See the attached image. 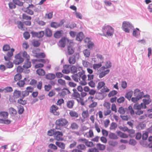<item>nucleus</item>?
Returning <instances> with one entry per match:
<instances>
[{"label":"nucleus","instance_id":"12","mask_svg":"<svg viewBox=\"0 0 152 152\" xmlns=\"http://www.w3.org/2000/svg\"><path fill=\"white\" fill-rule=\"evenodd\" d=\"M58 109V107L56 105H52L50 108V112L55 115H58L59 114V112L56 111Z\"/></svg>","mask_w":152,"mask_h":152},{"label":"nucleus","instance_id":"54","mask_svg":"<svg viewBox=\"0 0 152 152\" xmlns=\"http://www.w3.org/2000/svg\"><path fill=\"white\" fill-rule=\"evenodd\" d=\"M35 56L38 58H44L45 56V55L44 53H36Z\"/></svg>","mask_w":152,"mask_h":152},{"label":"nucleus","instance_id":"2","mask_svg":"<svg viewBox=\"0 0 152 152\" xmlns=\"http://www.w3.org/2000/svg\"><path fill=\"white\" fill-rule=\"evenodd\" d=\"M102 31L103 32V35L106 36L105 32H106V35L108 36L112 35L114 33V29L109 26H104L102 27Z\"/></svg>","mask_w":152,"mask_h":152},{"label":"nucleus","instance_id":"44","mask_svg":"<svg viewBox=\"0 0 152 152\" xmlns=\"http://www.w3.org/2000/svg\"><path fill=\"white\" fill-rule=\"evenodd\" d=\"M78 150H81L84 151L86 149V147L84 144H80L78 145L77 147Z\"/></svg>","mask_w":152,"mask_h":152},{"label":"nucleus","instance_id":"50","mask_svg":"<svg viewBox=\"0 0 152 152\" xmlns=\"http://www.w3.org/2000/svg\"><path fill=\"white\" fill-rule=\"evenodd\" d=\"M45 34L48 37H50L52 35V32L49 28H47L45 30Z\"/></svg>","mask_w":152,"mask_h":152},{"label":"nucleus","instance_id":"36","mask_svg":"<svg viewBox=\"0 0 152 152\" xmlns=\"http://www.w3.org/2000/svg\"><path fill=\"white\" fill-rule=\"evenodd\" d=\"M117 133L118 135L121 138H126L128 137L126 134L123 133L120 131L117 132Z\"/></svg>","mask_w":152,"mask_h":152},{"label":"nucleus","instance_id":"20","mask_svg":"<svg viewBox=\"0 0 152 152\" xmlns=\"http://www.w3.org/2000/svg\"><path fill=\"white\" fill-rule=\"evenodd\" d=\"M81 75V73H78L77 74H74L72 76V79L75 82H78L80 81Z\"/></svg>","mask_w":152,"mask_h":152},{"label":"nucleus","instance_id":"58","mask_svg":"<svg viewBox=\"0 0 152 152\" xmlns=\"http://www.w3.org/2000/svg\"><path fill=\"white\" fill-rule=\"evenodd\" d=\"M86 145L88 147H91L94 146L93 143L92 142L88 141L87 140L85 142Z\"/></svg>","mask_w":152,"mask_h":152},{"label":"nucleus","instance_id":"52","mask_svg":"<svg viewBox=\"0 0 152 152\" xmlns=\"http://www.w3.org/2000/svg\"><path fill=\"white\" fill-rule=\"evenodd\" d=\"M8 61V62H7L5 64L6 67L8 68H10L12 67L13 66L12 63L10 61Z\"/></svg>","mask_w":152,"mask_h":152},{"label":"nucleus","instance_id":"64","mask_svg":"<svg viewBox=\"0 0 152 152\" xmlns=\"http://www.w3.org/2000/svg\"><path fill=\"white\" fill-rule=\"evenodd\" d=\"M56 131H55L53 129H50L49 130L48 132V134L49 136H51L55 135V132Z\"/></svg>","mask_w":152,"mask_h":152},{"label":"nucleus","instance_id":"33","mask_svg":"<svg viewBox=\"0 0 152 152\" xmlns=\"http://www.w3.org/2000/svg\"><path fill=\"white\" fill-rule=\"evenodd\" d=\"M21 94H22L20 91L16 90L14 91L13 95L16 98H18L21 96Z\"/></svg>","mask_w":152,"mask_h":152},{"label":"nucleus","instance_id":"35","mask_svg":"<svg viewBox=\"0 0 152 152\" xmlns=\"http://www.w3.org/2000/svg\"><path fill=\"white\" fill-rule=\"evenodd\" d=\"M8 115V113L7 112L5 111H1L0 112V116L4 119L7 118Z\"/></svg>","mask_w":152,"mask_h":152},{"label":"nucleus","instance_id":"53","mask_svg":"<svg viewBox=\"0 0 152 152\" xmlns=\"http://www.w3.org/2000/svg\"><path fill=\"white\" fill-rule=\"evenodd\" d=\"M70 115L72 117H74L77 118L78 117V114L75 111H71L69 113Z\"/></svg>","mask_w":152,"mask_h":152},{"label":"nucleus","instance_id":"40","mask_svg":"<svg viewBox=\"0 0 152 152\" xmlns=\"http://www.w3.org/2000/svg\"><path fill=\"white\" fill-rule=\"evenodd\" d=\"M9 111L10 113L12 116H14L17 113L16 111L12 107H11L9 109Z\"/></svg>","mask_w":152,"mask_h":152},{"label":"nucleus","instance_id":"14","mask_svg":"<svg viewBox=\"0 0 152 152\" xmlns=\"http://www.w3.org/2000/svg\"><path fill=\"white\" fill-rule=\"evenodd\" d=\"M31 33L33 36L38 38H41L42 37L44 34V31H40L38 32L32 31L31 32Z\"/></svg>","mask_w":152,"mask_h":152},{"label":"nucleus","instance_id":"3","mask_svg":"<svg viewBox=\"0 0 152 152\" xmlns=\"http://www.w3.org/2000/svg\"><path fill=\"white\" fill-rule=\"evenodd\" d=\"M110 71V69H106L104 66H102L98 70L99 77L102 78L108 74Z\"/></svg>","mask_w":152,"mask_h":152},{"label":"nucleus","instance_id":"9","mask_svg":"<svg viewBox=\"0 0 152 152\" xmlns=\"http://www.w3.org/2000/svg\"><path fill=\"white\" fill-rule=\"evenodd\" d=\"M75 101L78 102V104H84V102L83 100L81 98H78L77 99H75L74 100H72L69 101L67 103V104H74Z\"/></svg>","mask_w":152,"mask_h":152},{"label":"nucleus","instance_id":"41","mask_svg":"<svg viewBox=\"0 0 152 152\" xmlns=\"http://www.w3.org/2000/svg\"><path fill=\"white\" fill-rule=\"evenodd\" d=\"M109 137L112 139H117L118 137L114 133H110L109 135Z\"/></svg>","mask_w":152,"mask_h":152},{"label":"nucleus","instance_id":"4","mask_svg":"<svg viewBox=\"0 0 152 152\" xmlns=\"http://www.w3.org/2000/svg\"><path fill=\"white\" fill-rule=\"evenodd\" d=\"M133 27V26L128 22L124 21L122 23V29L126 32L129 33V28H131Z\"/></svg>","mask_w":152,"mask_h":152},{"label":"nucleus","instance_id":"48","mask_svg":"<svg viewBox=\"0 0 152 152\" xmlns=\"http://www.w3.org/2000/svg\"><path fill=\"white\" fill-rule=\"evenodd\" d=\"M18 102L20 104H26L27 103L26 100H23V98L20 99L18 100Z\"/></svg>","mask_w":152,"mask_h":152},{"label":"nucleus","instance_id":"57","mask_svg":"<svg viewBox=\"0 0 152 152\" xmlns=\"http://www.w3.org/2000/svg\"><path fill=\"white\" fill-rule=\"evenodd\" d=\"M58 83L61 86H65L66 82L64 80L61 79H59L58 80Z\"/></svg>","mask_w":152,"mask_h":152},{"label":"nucleus","instance_id":"29","mask_svg":"<svg viewBox=\"0 0 152 152\" xmlns=\"http://www.w3.org/2000/svg\"><path fill=\"white\" fill-rule=\"evenodd\" d=\"M31 63L29 61H27L24 63V64L23 66V67L25 69H27L31 67Z\"/></svg>","mask_w":152,"mask_h":152},{"label":"nucleus","instance_id":"21","mask_svg":"<svg viewBox=\"0 0 152 152\" xmlns=\"http://www.w3.org/2000/svg\"><path fill=\"white\" fill-rule=\"evenodd\" d=\"M97 99H94V97L91 96L88 97V102L91 104H97Z\"/></svg>","mask_w":152,"mask_h":152},{"label":"nucleus","instance_id":"17","mask_svg":"<svg viewBox=\"0 0 152 152\" xmlns=\"http://www.w3.org/2000/svg\"><path fill=\"white\" fill-rule=\"evenodd\" d=\"M143 97L145 98L143 99V104H148L151 101V100L150 98V96L149 95L147 94L145 96H144Z\"/></svg>","mask_w":152,"mask_h":152},{"label":"nucleus","instance_id":"34","mask_svg":"<svg viewBox=\"0 0 152 152\" xmlns=\"http://www.w3.org/2000/svg\"><path fill=\"white\" fill-rule=\"evenodd\" d=\"M83 33L80 32L77 35L76 39L78 41H81L83 39Z\"/></svg>","mask_w":152,"mask_h":152},{"label":"nucleus","instance_id":"42","mask_svg":"<svg viewBox=\"0 0 152 152\" xmlns=\"http://www.w3.org/2000/svg\"><path fill=\"white\" fill-rule=\"evenodd\" d=\"M13 2L16 5L20 6H22L23 5V3L19 0H13Z\"/></svg>","mask_w":152,"mask_h":152},{"label":"nucleus","instance_id":"18","mask_svg":"<svg viewBox=\"0 0 152 152\" xmlns=\"http://www.w3.org/2000/svg\"><path fill=\"white\" fill-rule=\"evenodd\" d=\"M63 23V22L62 21H61L60 23H58L55 22H52L50 23V25L51 27L56 28L61 26Z\"/></svg>","mask_w":152,"mask_h":152},{"label":"nucleus","instance_id":"46","mask_svg":"<svg viewBox=\"0 0 152 152\" xmlns=\"http://www.w3.org/2000/svg\"><path fill=\"white\" fill-rule=\"evenodd\" d=\"M32 44L34 47H37L40 45V43L38 40H34L32 42Z\"/></svg>","mask_w":152,"mask_h":152},{"label":"nucleus","instance_id":"16","mask_svg":"<svg viewBox=\"0 0 152 152\" xmlns=\"http://www.w3.org/2000/svg\"><path fill=\"white\" fill-rule=\"evenodd\" d=\"M34 7V6L32 4L31 5H29V6L26 9H24L23 11L24 12L27 13L28 14L31 15H33L34 14V12L32 10H31L30 8H33Z\"/></svg>","mask_w":152,"mask_h":152},{"label":"nucleus","instance_id":"19","mask_svg":"<svg viewBox=\"0 0 152 152\" xmlns=\"http://www.w3.org/2000/svg\"><path fill=\"white\" fill-rule=\"evenodd\" d=\"M85 42L86 43H87L88 47V48H92L94 46V43L91 42L90 39L89 38H86L84 40Z\"/></svg>","mask_w":152,"mask_h":152},{"label":"nucleus","instance_id":"43","mask_svg":"<svg viewBox=\"0 0 152 152\" xmlns=\"http://www.w3.org/2000/svg\"><path fill=\"white\" fill-rule=\"evenodd\" d=\"M19 107H18V113L19 114H22L24 111V109L23 107L21 105H19Z\"/></svg>","mask_w":152,"mask_h":152},{"label":"nucleus","instance_id":"30","mask_svg":"<svg viewBox=\"0 0 152 152\" xmlns=\"http://www.w3.org/2000/svg\"><path fill=\"white\" fill-rule=\"evenodd\" d=\"M22 55L23 57V58L26 59V61H29L30 57L29 55L27 53L26 51H24L22 53Z\"/></svg>","mask_w":152,"mask_h":152},{"label":"nucleus","instance_id":"7","mask_svg":"<svg viewBox=\"0 0 152 152\" xmlns=\"http://www.w3.org/2000/svg\"><path fill=\"white\" fill-rule=\"evenodd\" d=\"M74 44L72 41L70 40V43L67 47V51L68 54L71 55L74 52V48H73Z\"/></svg>","mask_w":152,"mask_h":152},{"label":"nucleus","instance_id":"38","mask_svg":"<svg viewBox=\"0 0 152 152\" xmlns=\"http://www.w3.org/2000/svg\"><path fill=\"white\" fill-rule=\"evenodd\" d=\"M133 91H130L126 94L125 95V97L127 99L129 100H130L132 95Z\"/></svg>","mask_w":152,"mask_h":152},{"label":"nucleus","instance_id":"47","mask_svg":"<svg viewBox=\"0 0 152 152\" xmlns=\"http://www.w3.org/2000/svg\"><path fill=\"white\" fill-rule=\"evenodd\" d=\"M83 53L85 56L86 57H88L90 55V52L89 50L86 49L84 50Z\"/></svg>","mask_w":152,"mask_h":152},{"label":"nucleus","instance_id":"60","mask_svg":"<svg viewBox=\"0 0 152 152\" xmlns=\"http://www.w3.org/2000/svg\"><path fill=\"white\" fill-rule=\"evenodd\" d=\"M13 89L11 87H7L4 88V92L5 93L10 92L12 91Z\"/></svg>","mask_w":152,"mask_h":152},{"label":"nucleus","instance_id":"26","mask_svg":"<svg viewBox=\"0 0 152 152\" xmlns=\"http://www.w3.org/2000/svg\"><path fill=\"white\" fill-rule=\"evenodd\" d=\"M63 69L62 70V72L64 74H68L70 72V70L69 69V66L66 65H65L63 66Z\"/></svg>","mask_w":152,"mask_h":152},{"label":"nucleus","instance_id":"22","mask_svg":"<svg viewBox=\"0 0 152 152\" xmlns=\"http://www.w3.org/2000/svg\"><path fill=\"white\" fill-rule=\"evenodd\" d=\"M63 32L62 30L57 31L54 34V37L56 38H59L63 36Z\"/></svg>","mask_w":152,"mask_h":152},{"label":"nucleus","instance_id":"39","mask_svg":"<svg viewBox=\"0 0 152 152\" xmlns=\"http://www.w3.org/2000/svg\"><path fill=\"white\" fill-rule=\"evenodd\" d=\"M22 18L23 19L26 20H31V16H28L25 13H23L22 14Z\"/></svg>","mask_w":152,"mask_h":152},{"label":"nucleus","instance_id":"25","mask_svg":"<svg viewBox=\"0 0 152 152\" xmlns=\"http://www.w3.org/2000/svg\"><path fill=\"white\" fill-rule=\"evenodd\" d=\"M45 77L46 79L49 80L54 79L56 77V76L54 74L48 73L45 75Z\"/></svg>","mask_w":152,"mask_h":152},{"label":"nucleus","instance_id":"45","mask_svg":"<svg viewBox=\"0 0 152 152\" xmlns=\"http://www.w3.org/2000/svg\"><path fill=\"white\" fill-rule=\"evenodd\" d=\"M53 12H50L46 14L45 15V18L51 19L53 17Z\"/></svg>","mask_w":152,"mask_h":152},{"label":"nucleus","instance_id":"28","mask_svg":"<svg viewBox=\"0 0 152 152\" xmlns=\"http://www.w3.org/2000/svg\"><path fill=\"white\" fill-rule=\"evenodd\" d=\"M75 62V57L74 55L69 57V62L70 64H74Z\"/></svg>","mask_w":152,"mask_h":152},{"label":"nucleus","instance_id":"27","mask_svg":"<svg viewBox=\"0 0 152 152\" xmlns=\"http://www.w3.org/2000/svg\"><path fill=\"white\" fill-rule=\"evenodd\" d=\"M55 144L57 146L61 149H64L65 148V144L63 142L57 141Z\"/></svg>","mask_w":152,"mask_h":152},{"label":"nucleus","instance_id":"37","mask_svg":"<svg viewBox=\"0 0 152 152\" xmlns=\"http://www.w3.org/2000/svg\"><path fill=\"white\" fill-rule=\"evenodd\" d=\"M96 147L100 150L103 151L105 148V146L100 143H98L96 145Z\"/></svg>","mask_w":152,"mask_h":152},{"label":"nucleus","instance_id":"32","mask_svg":"<svg viewBox=\"0 0 152 152\" xmlns=\"http://www.w3.org/2000/svg\"><path fill=\"white\" fill-rule=\"evenodd\" d=\"M37 73L40 76H44L45 74V72L42 69H39L36 71Z\"/></svg>","mask_w":152,"mask_h":152},{"label":"nucleus","instance_id":"49","mask_svg":"<svg viewBox=\"0 0 152 152\" xmlns=\"http://www.w3.org/2000/svg\"><path fill=\"white\" fill-rule=\"evenodd\" d=\"M102 66L101 63H99L98 64H94L93 65V67L94 69H98L100 67Z\"/></svg>","mask_w":152,"mask_h":152},{"label":"nucleus","instance_id":"11","mask_svg":"<svg viewBox=\"0 0 152 152\" xmlns=\"http://www.w3.org/2000/svg\"><path fill=\"white\" fill-rule=\"evenodd\" d=\"M134 96L139 99H141L144 96V93L143 91L141 92L138 89H136L134 92Z\"/></svg>","mask_w":152,"mask_h":152},{"label":"nucleus","instance_id":"6","mask_svg":"<svg viewBox=\"0 0 152 152\" xmlns=\"http://www.w3.org/2000/svg\"><path fill=\"white\" fill-rule=\"evenodd\" d=\"M66 41L69 44L70 41L65 37H62L58 42L59 46L62 48L64 47L66 45Z\"/></svg>","mask_w":152,"mask_h":152},{"label":"nucleus","instance_id":"51","mask_svg":"<svg viewBox=\"0 0 152 152\" xmlns=\"http://www.w3.org/2000/svg\"><path fill=\"white\" fill-rule=\"evenodd\" d=\"M11 150L12 151H15L17 152L18 151V149L17 147V145L16 144H14L11 147Z\"/></svg>","mask_w":152,"mask_h":152},{"label":"nucleus","instance_id":"62","mask_svg":"<svg viewBox=\"0 0 152 152\" xmlns=\"http://www.w3.org/2000/svg\"><path fill=\"white\" fill-rule=\"evenodd\" d=\"M117 127V124L115 122H112L110 127V130L115 129Z\"/></svg>","mask_w":152,"mask_h":152},{"label":"nucleus","instance_id":"56","mask_svg":"<svg viewBox=\"0 0 152 152\" xmlns=\"http://www.w3.org/2000/svg\"><path fill=\"white\" fill-rule=\"evenodd\" d=\"M21 78V75L19 74H17L15 76L14 79L15 81H17L20 80Z\"/></svg>","mask_w":152,"mask_h":152},{"label":"nucleus","instance_id":"55","mask_svg":"<svg viewBox=\"0 0 152 152\" xmlns=\"http://www.w3.org/2000/svg\"><path fill=\"white\" fill-rule=\"evenodd\" d=\"M105 85V83L103 81H100L98 83L97 88L98 89L101 88Z\"/></svg>","mask_w":152,"mask_h":152},{"label":"nucleus","instance_id":"10","mask_svg":"<svg viewBox=\"0 0 152 152\" xmlns=\"http://www.w3.org/2000/svg\"><path fill=\"white\" fill-rule=\"evenodd\" d=\"M87 76L85 75H84L81 73L80 79L79 83L82 86H84L87 84Z\"/></svg>","mask_w":152,"mask_h":152},{"label":"nucleus","instance_id":"8","mask_svg":"<svg viewBox=\"0 0 152 152\" xmlns=\"http://www.w3.org/2000/svg\"><path fill=\"white\" fill-rule=\"evenodd\" d=\"M63 136V134L62 132L56 131L54 137L55 139L58 141H62L64 139L62 137Z\"/></svg>","mask_w":152,"mask_h":152},{"label":"nucleus","instance_id":"15","mask_svg":"<svg viewBox=\"0 0 152 152\" xmlns=\"http://www.w3.org/2000/svg\"><path fill=\"white\" fill-rule=\"evenodd\" d=\"M15 50L13 48H12L10 51L8 52L7 54V56H5L4 58L5 61H10L11 59V57L13 55V53L14 51Z\"/></svg>","mask_w":152,"mask_h":152},{"label":"nucleus","instance_id":"13","mask_svg":"<svg viewBox=\"0 0 152 152\" xmlns=\"http://www.w3.org/2000/svg\"><path fill=\"white\" fill-rule=\"evenodd\" d=\"M18 27L22 31H25L27 30V28L25 26L23 22L18 21L17 23Z\"/></svg>","mask_w":152,"mask_h":152},{"label":"nucleus","instance_id":"1","mask_svg":"<svg viewBox=\"0 0 152 152\" xmlns=\"http://www.w3.org/2000/svg\"><path fill=\"white\" fill-rule=\"evenodd\" d=\"M67 120L64 118H60L57 120L55 122L56 127V129L61 130L62 127L66 128V126L68 123Z\"/></svg>","mask_w":152,"mask_h":152},{"label":"nucleus","instance_id":"59","mask_svg":"<svg viewBox=\"0 0 152 152\" xmlns=\"http://www.w3.org/2000/svg\"><path fill=\"white\" fill-rule=\"evenodd\" d=\"M117 93V91L115 90L112 91L110 92L108 94V96L109 97H110L115 95Z\"/></svg>","mask_w":152,"mask_h":152},{"label":"nucleus","instance_id":"31","mask_svg":"<svg viewBox=\"0 0 152 152\" xmlns=\"http://www.w3.org/2000/svg\"><path fill=\"white\" fill-rule=\"evenodd\" d=\"M26 80V78H24L23 80H19L17 83V85L20 87H23L25 84V81Z\"/></svg>","mask_w":152,"mask_h":152},{"label":"nucleus","instance_id":"24","mask_svg":"<svg viewBox=\"0 0 152 152\" xmlns=\"http://www.w3.org/2000/svg\"><path fill=\"white\" fill-rule=\"evenodd\" d=\"M138 107L137 105H134V109H137V110L135 111V113L137 115H140L143 114V111L141 110V108H138Z\"/></svg>","mask_w":152,"mask_h":152},{"label":"nucleus","instance_id":"5","mask_svg":"<svg viewBox=\"0 0 152 152\" xmlns=\"http://www.w3.org/2000/svg\"><path fill=\"white\" fill-rule=\"evenodd\" d=\"M24 61V59L22 58L20 53L16 54L15 56V59L14 60V63L16 65H18Z\"/></svg>","mask_w":152,"mask_h":152},{"label":"nucleus","instance_id":"61","mask_svg":"<svg viewBox=\"0 0 152 152\" xmlns=\"http://www.w3.org/2000/svg\"><path fill=\"white\" fill-rule=\"evenodd\" d=\"M108 144L110 146H115L117 145L118 143L116 141H114L113 140H110L108 141Z\"/></svg>","mask_w":152,"mask_h":152},{"label":"nucleus","instance_id":"23","mask_svg":"<svg viewBox=\"0 0 152 152\" xmlns=\"http://www.w3.org/2000/svg\"><path fill=\"white\" fill-rule=\"evenodd\" d=\"M69 91L67 89L64 88L63 89L61 92L59 93L60 96H64L67 94L70 93Z\"/></svg>","mask_w":152,"mask_h":152},{"label":"nucleus","instance_id":"63","mask_svg":"<svg viewBox=\"0 0 152 152\" xmlns=\"http://www.w3.org/2000/svg\"><path fill=\"white\" fill-rule=\"evenodd\" d=\"M78 127V126L75 123H73L71 124L70 128L72 129H77Z\"/></svg>","mask_w":152,"mask_h":152}]
</instances>
